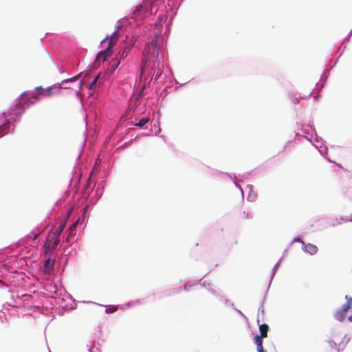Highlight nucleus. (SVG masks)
I'll return each instance as SVG.
<instances>
[{
	"instance_id": "4",
	"label": "nucleus",
	"mask_w": 352,
	"mask_h": 352,
	"mask_svg": "<svg viewBox=\"0 0 352 352\" xmlns=\"http://www.w3.org/2000/svg\"><path fill=\"white\" fill-rule=\"evenodd\" d=\"M118 36V31L116 30L111 36H107L104 39H103L101 41V44H103L108 41L109 48H112L116 45V42Z\"/></svg>"
},
{
	"instance_id": "7",
	"label": "nucleus",
	"mask_w": 352,
	"mask_h": 352,
	"mask_svg": "<svg viewBox=\"0 0 352 352\" xmlns=\"http://www.w3.org/2000/svg\"><path fill=\"white\" fill-rule=\"evenodd\" d=\"M304 250L311 255H315L317 254L318 249L316 245L311 243H307L305 245Z\"/></svg>"
},
{
	"instance_id": "25",
	"label": "nucleus",
	"mask_w": 352,
	"mask_h": 352,
	"mask_svg": "<svg viewBox=\"0 0 352 352\" xmlns=\"http://www.w3.org/2000/svg\"><path fill=\"white\" fill-rule=\"evenodd\" d=\"M351 217H352V213H351Z\"/></svg>"
},
{
	"instance_id": "17",
	"label": "nucleus",
	"mask_w": 352,
	"mask_h": 352,
	"mask_svg": "<svg viewBox=\"0 0 352 352\" xmlns=\"http://www.w3.org/2000/svg\"><path fill=\"white\" fill-rule=\"evenodd\" d=\"M44 96H50L52 94V88L49 87L46 91L41 93Z\"/></svg>"
},
{
	"instance_id": "19",
	"label": "nucleus",
	"mask_w": 352,
	"mask_h": 352,
	"mask_svg": "<svg viewBox=\"0 0 352 352\" xmlns=\"http://www.w3.org/2000/svg\"><path fill=\"white\" fill-rule=\"evenodd\" d=\"M8 123V122H7V123H5L2 125H0V134L6 130Z\"/></svg>"
},
{
	"instance_id": "8",
	"label": "nucleus",
	"mask_w": 352,
	"mask_h": 352,
	"mask_svg": "<svg viewBox=\"0 0 352 352\" xmlns=\"http://www.w3.org/2000/svg\"><path fill=\"white\" fill-rule=\"evenodd\" d=\"M54 261L51 260L50 258H47L44 263L45 272L50 273L54 268Z\"/></svg>"
},
{
	"instance_id": "1",
	"label": "nucleus",
	"mask_w": 352,
	"mask_h": 352,
	"mask_svg": "<svg viewBox=\"0 0 352 352\" xmlns=\"http://www.w3.org/2000/svg\"><path fill=\"white\" fill-rule=\"evenodd\" d=\"M157 41L158 36L157 34H155L152 41L150 43L146 45L144 51L143 52L144 58L142 60L143 65L141 67L142 74L143 73L145 69L146 62L148 60V56L150 55H153L155 52H158L159 49L157 46Z\"/></svg>"
},
{
	"instance_id": "2",
	"label": "nucleus",
	"mask_w": 352,
	"mask_h": 352,
	"mask_svg": "<svg viewBox=\"0 0 352 352\" xmlns=\"http://www.w3.org/2000/svg\"><path fill=\"white\" fill-rule=\"evenodd\" d=\"M60 243V239H57L54 234L50 232L43 244V254L48 255L53 250H55Z\"/></svg>"
},
{
	"instance_id": "14",
	"label": "nucleus",
	"mask_w": 352,
	"mask_h": 352,
	"mask_svg": "<svg viewBox=\"0 0 352 352\" xmlns=\"http://www.w3.org/2000/svg\"><path fill=\"white\" fill-rule=\"evenodd\" d=\"M78 222L74 223L68 229V237L67 238V241H68L69 239V237L72 236V232L76 229Z\"/></svg>"
},
{
	"instance_id": "9",
	"label": "nucleus",
	"mask_w": 352,
	"mask_h": 352,
	"mask_svg": "<svg viewBox=\"0 0 352 352\" xmlns=\"http://www.w3.org/2000/svg\"><path fill=\"white\" fill-rule=\"evenodd\" d=\"M263 338L258 336H256L254 338V342L257 346L258 352H266L263 347Z\"/></svg>"
},
{
	"instance_id": "24",
	"label": "nucleus",
	"mask_w": 352,
	"mask_h": 352,
	"mask_svg": "<svg viewBox=\"0 0 352 352\" xmlns=\"http://www.w3.org/2000/svg\"><path fill=\"white\" fill-rule=\"evenodd\" d=\"M36 90H43L42 87H37L36 88Z\"/></svg>"
},
{
	"instance_id": "11",
	"label": "nucleus",
	"mask_w": 352,
	"mask_h": 352,
	"mask_svg": "<svg viewBox=\"0 0 352 352\" xmlns=\"http://www.w3.org/2000/svg\"><path fill=\"white\" fill-rule=\"evenodd\" d=\"M259 329H260V333H261V335L259 336L264 338H267V332L269 330L268 325L266 324H263L260 325Z\"/></svg>"
},
{
	"instance_id": "12",
	"label": "nucleus",
	"mask_w": 352,
	"mask_h": 352,
	"mask_svg": "<svg viewBox=\"0 0 352 352\" xmlns=\"http://www.w3.org/2000/svg\"><path fill=\"white\" fill-rule=\"evenodd\" d=\"M120 63V60L119 61H118L116 59L112 60V61L111 62V65H110V69H109L110 74H112L114 72L116 69L119 65Z\"/></svg>"
},
{
	"instance_id": "13",
	"label": "nucleus",
	"mask_w": 352,
	"mask_h": 352,
	"mask_svg": "<svg viewBox=\"0 0 352 352\" xmlns=\"http://www.w3.org/2000/svg\"><path fill=\"white\" fill-rule=\"evenodd\" d=\"M148 121H149L148 118H143L140 119L138 123L135 124L134 126L142 128L146 123H148Z\"/></svg>"
},
{
	"instance_id": "3",
	"label": "nucleus",
	"mask_w": 352,
	"mask_h": 352,
	"mask_svg": "<svg viewBox=\"0 0 352 352\" xmlns=\"http://www.w3.org/2000/svg\"><path fill=\"white\" fill-rule=\"evenodd\" d=\"M153 1H154V0H145L143 2L142 5H140V6H138L136 7V9L135 10V11L133 13L132 17L134 19H136L138 16H140V12L142 11H144V12L151 11V12L152 11L151 6H152Z\"/></svg>"
},
{
	"instance_id": "23",
	"label": "nucleus",
	"mask_w": 352,
	"mask_h": 352,
	"mask_svg": "<svg viewBox=\"0 0 352 352\" xmlns=\"http://www.w3.org/2000/svg\"><path fill=\"white\" fill-rule=\"evenodd\" d=\"M89 181H90V178L88 179L86 185H85V188H87L89 187Z\"/></svg>"
},
{
	"instance_id": "20",
	"label": "nucleus",
	"mask_w": 352,
	"mask_h": 352,
	"mask_svg": "<svg viewBox=\"0 0 352 352\" xmlns=\"http://www.w3.org/2000/svg\"><path fill=\"white\" fill-rule=\"evenodd\" d=\"M162 74V71L160 69H157L156 72V76L155 78L157 79Z\"/></svg>"
},
{
	"instance_id": "22",
	"label": "nucleus",
	"mask_w": 352,
	"mask_h": 352,
	"mask_svg": "<svg viewBox=\"0 0 352 352\" xmlns=\"http://www.w3.org/2000/svg\"><path fill=\"white\" fill-rule=\"evenodd\" d=\"M294 241H295L301 242L302 243H303V244H304L303 241H301L299 238L294 239Z\"/></svg>"
},
{
	"instance_id": "26",
	"label": "nucleus",
	"mask_w": 352,
	"mask_h": 352,
	"mask_svg": "<svg viewBox=\"0 0 352 352\" xmlns=\"http://www.w3.org/2000/svg\"><path fill=\"white\" fill-rule=\"evenodd\" d=\"M0 282H1V280H0Z\"/></svg>"
},
{
	"instance_id": "21",
	"label": "nucleus",
	"mask_w": 352,
	"mask_h": 352,
	"mask_svg": "<svg viewBox=\"0 0 352 352\" xmlns=\"http://www.w3.org/2000/svg\"><path fill=\"white\" fill-rule=\"evenodd\" d=\"M77 78H78V76H76L74 78H72L70 79H68V80H65V82H69V81H74V80H76Z\"/></svg>"
},
{
	"instance_id": "6",
	"label": "nucleus",
	"mask_w": 352,
	"mask_h": 352,
	"mask_svg": "<svg viewBox=\"0 0 352 352\" xmlns=\"http://www.w3.org/2000/svg\"><path fill=\"white\" fill-rule=\"evenodd\" d=\"M111 48H109V47H107V49L100 52L97 56V60H102V61L106 60L107 58L111 55Z\"/></svg>"
},
{
	"instance_id": "16",
	"label": "nucleus",
	"mask_w": 352,
	"mask_h": 352,
	"mask_svg": "<svg viewBox=\"0 0 352 352\" xmlns=\"http://www.w3.org/2000/svg\"><path fill=\"white\" fill-rule=\"evenodd\" d=\"M99 78V76H96L94 79V80L92 82V83L89 85L90 89H94L98 85H97V81Z\"/></svg>"
},
{
	"instance_id": "18",
	"label": "nucleus",
	"mask_w": 352,
	"mask_h": 352,
	"mask_svg": "<svg viewBox=\"0 0 352 352\" xmlns=\"http://www.w3.org/2000/svg\"><path fill=\"white\" fill-rule=\"evenodd\" d=\"M127 56V50L124 49L123 52L120 54V59H124Z\"/></svg>"
},
{
	"instance_id": "10",
	"label": "nucleus",
	"mask_w": 352,
	"mask_h": 352,
	"mask_svg": "<svg viewBox=\"0 0 352 352\" xmlns=\"http://www.w3.org/2000/svg\"><path fill=\"white\" fill-rule=\"evenodd\" d=\"M66 222L62 223L56 230L50 231L57 239H60V235L65 227Z\"/></svg>"
},
{
	"instance_id": "15",
	"label": "nucleus",
	"mask_w": 352,
	"mask_h": 352,
	"mask_svg": "<svg viewBox=\"0 0 352 352\" xmlns=\"http://www.w3.org/2000/svg\"><path fill=\"white\" fill-rule=\"evenodd\" d=\"M118 310V307L115 305L108 306L106 309V312L108 314L114 313Z\"/></svg>"
},
{
	"instance_id": "5",
	"label": "nucleus",
	"mask_w": 352,
	"mask_h": 352,
	"mask_svg": "<svg viewBox=\"0 0 352 352\" xmlns=\"http://www.w3.org/2000/svg\"><path fill=\"white\" fill-rule=\"evenodd\" d=\"M32 98L36 99V100H39V98L35 93H29L26 91L21 95V99L23 101L25 104L28 103V101L30 100V99Z\"/></svg>"
}]
</instances>
